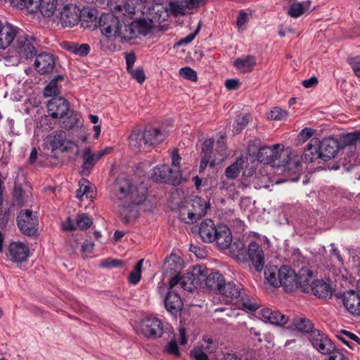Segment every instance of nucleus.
I'll return each instance as SVG.
<instances>
[{"instance_id":"nucleus-1","label":"nucleus","mask_w":360,"mask_h":360,"mask_svg":"<svg viewBox=\"0 0 360 360\" xmlns=\"http://www.w3.org/2000/svg\"><path fill=\"white\" fill-rule=\"evenodd\" d=\"M110 197L114 200L123 202L120 214L124 223L130 221L131 215L127 213L131 205H140L147 197V188L142 184L134 186L124 175L119 176L110 186Z\"/></svg>"},{"instance_id":"nucleus-53","label":"nucleus","mask_w":360,"mask_h":360,"mask_svg":"<svg viewBox=\"0 0 360 360\" xmlns=\"http://www.w3.org/2000/svg\"><path fill=\"white\" fill-rule=\"evenodd\" d=\"M203 342L204 343L201 345L200 348L204 350L207 354L214 353L217 349V345L212 338H203Z\"/></svg>"},{"instance_id":"nucleus-24","label":"nucleus","mask_w":360,"mask_h":360,"mask_svg":"<svg viewBox=\"0 0 360 360\" xmlns=\"http://www.w3.org/2000/svg\"><path fill=\"white\" fill-rule=\"evenodd\" d=\"M313 272L307 266H302L296 273L297 289L300 288L303 292H309L311 288Z\"/></svg>"},{"instance_id":"nucleus-4","label":"nucleus","mask_w":360,"mask_h":360,"mask_svg":"<svg viewBox=\"0 0 360 360\" xmlns=\"http://www.w3.org/2000/svg\"><path fill=\"white\" fill-rule=\"evenodd\" d=\"M37 42L34 37L25 34L22 30L20 31L15 46L20 60H27L37 56Z\"/></svg>"},{"instance_id":"nucleus-30","label":"nucleus","mask_w":360,"mask_h":360,"mask_svg":"<svg viewBox=\"0 0 360 360\" xmlns=\"http://www.w3.org/2000/svg\"><path fill=\"white\" fill-rule=\"evenodd\" d=\"M214 241L219 249H228L232 242V235L229 229L224 225H219Z\"/></svg>"},{"instance_id":"nucleus-11","label":"nucleus","mask_w":360,"mask_h":360,"mask_svg":"<svg viewBox=\"0 0 360 360\" xmlns=\"http://www.w3.org/2000/svg\"><path fill=\"white\" fill-rule=\"evenodd\" d=\"M338 141L340 150H347L351 156H355L357 154L356 146L360 144V131L356 130L340 134Z\"/></svg>"},{"instance_id":"nucleus-29","label":"nucleus","mask_w":360,"mask_h":360,"mask_svg":"<svg viewBox=\"0 0 360 360\" xmlns=\"http://www.w3.org/2000/svg\"><path fill=\"white\" fill-rule=\"evenodd\" d=\"M143 139L145 145L154 146L162 143L165 139V134L159 129L147 127L144 129Z\"/></svg>"},{"instance_id":"nucleus-60","label":"nucleus","mask_w":360,"mask_h":360,"mask_svg":"<svg viewBox=\"0 0 360 360\" xmlns=\"http://www.w3.org/2000/svg\"><path fill=\"white\" fill-rule=\"evenodd\" d=\"M206 202L200 197H195L192 200V209L193 210H200L203 213V216L206 214Z\"/></svg>"},{"instance_id":"nucleus-48","label":"nucleus","mask_w":360,"mask_h":360,"mask_svg":"<svg viewBox=\"0 0 360 360\" xmlns=\"http://www.w3.org/2000/svg\"><path fill=\"white\" fill-rule=\"evenodd\" d=\"M288 113L281 108H274L268 115V119L273 120H282L287 118Z\"/></svg>"},{"instance_id":"nucleus-63","label":"nucleus","mask_w":360,"mask_h":360,"mask_svg":"<svg viewBox=\"0 0 360 360\" xmlns=\"http://www.w3.org/2000/svg\"><path fill=\"white\" fill-rule=\"evenodd\" d=\"M349 64L351 65L355 75L360 77V57L357 56L349 59Z\"/></svg>"},{"instance_id":"nucleus-31","label":"nucleus","mask_w":360,"mask_h":360,"mask_svg":"<svg viewBox=\"0 0 360 360\" xmlns=\"http://www.w3.org/2000/svg\"><path fill=\"white\" fill-rule=\"evenodd\" d=\"M202 279L205 278V285L207 288L217 290L220 292L223 284H224V276L219 272H212L207 275L206 274H201Z\"/></svg>"},{"instance_id":"nucleus-33","label":"nucleus","mask_w":360,"mask_h":360,"mask_svg":"<svg viewBox=\"0 0 360 360\" xmlns=\"http://www.w3.org/2000/svg\"><path fill=\"white\" fill-rule=\"evenodd\" d=\"M256 65V58L252 56H242L233 61V66L240 72H251Z\"/></svg>"},{"instance_id":"nucleus-13","label":"nucleus","mask_w":360,"mask_h":360,"mask_svg":"<svg viewBox=\"0 0 360 360\" xmlns=\"http://www.w3.org/2000/svg\"><path fill=\"white\" fill-rule=\"evenodd\" d=\"M36 56L34 66L40 75L52 72L56 66V59L53 55L46 53L38 54Z\"/></svg>"},{"instance_id":"nucleus-32","label":"nucleus","mask_w":360,"mask_h":360,"mask_svg":"<svg viewBox=\"0 0 360 360\" xmlns=\"http://www.w3.org/2000/svg\"><path fill=\"white\" fill-rule=\"evenodd\" d=\"M114 37L120 38L122 41H129L135 39L134 30L132 27V22L127 24L122 20H120L117 27V32L115 34Z\"/></svg>"},{"instance_id":"nucleus-56","label":"nucleus","mask_w":360,"mask_h":360,"mask_svg":"<svg viewBox=\"0 0 360 360\" xmlns=\"http://www.w3.org/2000/svg\"><path fill=\"white\" fill-rule=\"evenodd\" d=\"M101 266L104 268L124 267V262L121 259L108 258L103 261Z\"/></svg>"},{"instance_id":"nucleus-49","label":"nucleus","mask_w":360,"mask_h":360,"mask_svg":"<svg viewBox=\"0 0 360 360\" xmlns=\"http://www.w3.org/2000/svg\"><path fill=\"white\" fill-rule=\"evenodd\" d=\"M24 191L20 184H15L13 192V198L18 205L22 206L25 205L23 198Z\"/></svg>"},{"instance_id":"nucleus-61","label":"nucleus","mask_w":360,"mask_h":360,"mask_svg":"<svg viewBox=\"0 0 360 360\" xmlns=\"http://www.w3.org/2000/svg\"><path fill=\"white\" fill-rule=\"evenodd\" d=\"M191 356L195 360H210L208 354L200 347H195L191 352Z\"/></svg>"},{"instance_id":"nucleus-35","label":"nucleus","mask_w":360,"mask_h":360,"mask_svg":"<svg viewBox=\"0 0 360 360\" xmlns=\"http://www.w3.org/2000/svg\"><path fill=\"white\" fill-rule=\"evenodd\" d=\"M110 9L115 15L119 16V19L123 21L126 18H131L132 15L135 14V7L130 5L129 3L124 4H116L110 6Z\"/></svg>"},{"instance_id":"nucleus-34","label":"nucleus","mask_w":360,"mask_h":360,"mask_svg":"<svg viewBox=\"0 0 360 360\" xmlns=\"http://www.w3.org/2000/svg\"><path fill=\"white\" fill-rule=\"evenodd\" d=\"M311 290L313 293L319 297L330 298L332 295L330 285L323 281L316 280L313 281Z\"/></svg>"},{"instance_id":"nucleus-12","label":"nucleus","mask_w":360,"mask_h":360,"mask_svg":"<svg viewBox=\"0 0 360 360\" xmlns=\"http://www.w3.org/2000/svg\"><path fill=\"white\" fill-rule=\"evenodd\" d=\"M318 145L322 160L324 162L335 158L337 153L340 150L338 139L334 137L329 136L324 138L321 141H318Z\"/></svg>"},{"instance_id":"nucleus-27","label":"nucleus","mask_w":360,"mask_h":360,"mask_svg":"<svg viewBox=\"0 0 360 360\" xmlns=\"http://www.w3.org/2000/svg\"><path fill=\"white\" fill-rule=\"evenodd\" d=\"M302 161L306 162H312L316 160H322L321 153H320L319 147L318 145V139H312L307 144L306 148L301 156Z\"/></svg>"},{"instance_id":"nucleus-50","label":"nucleus","mask_w":360,"mask_h":360,"mask_svg":"<svg viewBox=\"0 0 360 360\" xmlns=\"http://www.w3.org/2000/svg\"><path fill=\"white\" fill-rule=\"evenodd\" d=\"M304 10L302 3H294L290 6L288 13L292 18H298L304 13Z\"/></svg>"},{"instance_id":"nucleus-55","label":"nucleus","mask_w":360,"mask_h":360,"mask_svg":"<svg viewBox=\"0 0 360 360\" xmlns=\"http://www.w3.org/2000/svg\"><path fill=\"white\" fill-rule=\"evenodd\" d=\"M165 351L174 357H179L181 356V352L176 340H172L165 347Z\"/></svg>"},{"instance_id":"nucleus-26","label":"nucleus","mask_w":360,"mask_h":360,"mask_svg":"<svg viewBox=\"0 0 360 360\" xmlns=\"http://www.w3.org/2000/svg\"><path fill=\"white\" fill-rule=\"evenodd\" d=\"M183 268V261L180 257L172 254L166 258L162 269L164 274L172 276L173 274H179Z\"/></svg>"},{"instance_id":"nucleus-42","label":"nucleus","mask_w":360,"mask_h":360,"mask_svg":"<svg viewBox=\"0 0 360 360\" xmlns=\"http://www.w3.org/2000/svg\"><path fill=\"white\" fill-rule=\"evenodd\" d=\"M66 134L63 131H55L49 137L53 150L60 148L65 143Z\"/></svg>"},{"instance_id":"nucleus-25","label":"nucleus","mask_w":360,"mask_h":360,"mask_svg":"<svg viewBox=\"0 0 360 360\" xmlns=\"http://www.w3.org/2000/svg\"><path fill=\"white\" fill-rule=\"evenodd\" d=\"M183 302L179 295L173 290H169L165 298V306L168 312L176 315L183 307Z\"/></svg>"},{"instance_id":"nucleus-54","label":"nucleus","mask_w":360,"mask_h":360,"mask_svg":"<svg viewBox=\"0 0 360 360\" xmlns=\"http://www.w3.org/2000/svg\"><path fill=\"white\" fill-rule=\"evenodd\" d=\"M179 75L184 78L195 82L197 80L196 72L189 67L182 68L179 70Z\"/></svg>"},{"instance_id":"nucleus-23","label":"nucleus","mask_w":360,"mask_h":360,"mask_svg":"<svg viewBox=\"0 0 360 360\" xmlns=\"http://www.w3.org/2000/svg\"><path fill=\"white\" fill-rule=\"evenodd\" d=\"M281 158L278 162V167H283L288 170L297 168L302 160L301 156L292 153L291 150L283 149Z\"/></svg>"},{"instance_id":"nucleus-8","label":"nucleus","mask_w":360,"mask_h":360,"mask_svg":"<svg viewBox=\"0 0 360 360\" xmlns=\"http://www.w3.org/2000/svg\"><path fill=\"white\" fill-rule=\"evenodd\" d=\"M245 263L250 262L257 272H261L265 264L264 253L262 248L255 242H251L245 254Z\"/></svg>"},{"instance_id":"nucleus-62","label":"nucleus","mask_w":360,"mask_h":360,"mask_svg":"<svg viewBox=\"0 0 360 360\" xmlns=\"http://www.w3.org/2000/svg\"><path fill=\"white\" fill-rule=\"evenodd\" d=\"M214 146V141L212 139H207L202 144V153L205 155L211 156Z\"/></svg>"},{"instance_id":"nucleus-18","label":"nucleus","mask_w":360,"mask_h":360,"mask_svg":"<svg viewBox=\"0 0 360 360\" xmlns=\"http://www.w3.org/2000/svg\"><path fill=\"white\" fill-rule=\"evenodd\" d=\"M150 20L153 23H161L167 20L169 13L176 15L170 9L169 4L167 6L162 4L155 3L148 8Z\"/></svg>"},{"instance_id":"nucleus-6","label":"nucleus","mask_w":360,"mask_h":360,"mask_svg":"<svg viewBox=\"0 0 360 360\" xmlns=\"http://www.w3.org/2000/svg\"><path fill=\"white\" fill-rule=\"evenodd\" d=\"M283 149V146L279 143L274 144L272 146H262L258 150L257 160L264 164L278 167L277 165L281 159Z\"/></svg>"},{"instance_id":"nucleus-5","label":"nucleus","mask_w":360,"mask_h":360,"mask_svg":"<svg viewBox=\"0 0 360 360\" xmlns=\"http://www.w3.org/2000/svg\"><path fill=\"white\" fill-rule=\"evenodd\" d=\"M150 177L156 182L176 185L180 183L181 174L179 170L172 169L169 165H162L156 166L151 170Z\"/></svg>"},{"instance_id":"nucleus-2","label":"nucleus","mask_w":360,"mask_h":360,"mask_svg":"<svg viewBox=\"0 0 360 360\" xmlns=\"http://www.w3.org/2000/svg\"><path fill=\"white\" fill-rule=\"evenodd\" d=\"M49 116L60 120L61 127L72 129L77 124V117L70 110L68 101L63 97H53L47 103Z\"/></svg>"},{"instance_id":"nucleus-15","label":"nucleus","mask_w":360,"mask_h":360,"mask_svg":"<svg viewBox=\"0 0 360 360\" xmlns=\"http://www.w3.org/2000/svg\"><path fill=\"white\" fill-rule=\"evenodd\" d=\"M278 276L281 285L283 286L286 291H293L297 289L296 273L288 266H282L278 270Z\"/></svg>"},{"instance_id":"nucleus-14","label":"nucleus","mask_w":360,"mask_h":360,"mask_svg":"<svg viewBox=\"0 0 360 360\" xmlns=\"http://www.w3.org/2000/svg\"><path fill=\"white\" fill-rule=\"evenodd\" d=\"M30 11L35 13L39 11L44 17H51L54 13L58 0H28Z\"/></svg>"},{"instance_id":"nucleus-36","label":"nucleus","mask_w":360,"mask_h":360,"mask_svg":"<svg viewBox=\"0 0 360 360\" xmlns=\"http://www.w3.org/2000/svg\"><path fill=\"white\" fill-rule=\"evenodd\" d=\"M242 289L240 284L234 282H224L219 292L226 297L237 299L240 297Z\"/></svg>"},{"instance_id":"nucleus-45","label":"nucleus","mask_w":360,"mask_h":360,"mask_svg":"<svg viewBox=\"0 0 360 360\" xmlns=\"http://www.w3.org/2000/svg\"><path fill=\"white\" fill-rule=\"evenodd\" d=\"M78 229L81 230L87 229L93 224L92 219L86 214H78L75 219Z\"/></svg>"},{"instance_id":"nucleus-28","label":"nucleus","mask_w":360,"mask_h":360,"mask_svg":"<svg viewBox=\"0 0 360 360\" xmlns=\"http://www.w3.org/2000/svg\"><path fill=\"white\" fill-rule=\"evenodd\" d=\"M260 315L264 321L274 325H283L288 321V317L277 311L265 308L260 311Z\"/></svg>"},{"instance_id":"nucleus-37","label":"nucleus","mask_w":360,"mask_h":360,"mask_svg":"<svg viewBox=\"0 0 360 360\" xmlns=\"http://www.w3.org/2000/svg\"><path fill=\"white\" fill-rule=\"evenodd\" d=\"M230 252L238 262L245 263V254L247 251L245 244L240 240H236L233 243L231 242L230 246L228 247Z\"/></svg>"},{"instance_id":"nucleus-9","label":"nucleus","mask_w":360,"mask_h":360,"mask_svg":"<svg viewBox=\"0 0 360 360\" xmlns=\"http://www.w3.org/2000/svg\"><path fill=\"white\" fill-rule=\"evenodd\" d=\"M309 340L313 347L322 354H332L336 349L333 341L319 330L311 332Z\"/></svg>"},{"instance_id":"nucleus-57","label":"nucleus","mask_w":360,"mask_h":360,"mask_svg":"<svg viewBox=\"0 0 360 360\" xmlns=\"http://www.w3.org/2000/svg\"><path fill=\"white\" fill-rule=\"evenodd\" d=\"M314 133V130L311 128L306 127L303 129L297 135L298 143H303L307 141L312 136Z\"/></svg>"},{"instance_id":"nucleus-64","label":"nucleus","mask_w":360,"mask_h":360,"mask_svg":"<svg viewBox=\"0 0 360 360\" xmlns=\"http://www.w3.org/2000/svg\"><path fill=\"white\" fill-rule=\"evenodd\" d=\"M11 1V4L19 8V9H23L26 8L29 11L30 10L29 1L28 0H9Z\"/></svg>"},{"instance_id":"nucleus-17","label":"nucleus","mask_w":360,"mask_h":360,"mask_svg":"<svg viewBox=\"0 0 360 360\" xmlns=\"http://www.w3.org/2000/svg\"><path fill=\"white\" fill-rule=\"evenodd\" d=\"M338 297L342 298L344 306L352 314H360V295L358 292L349 290L338 295Z\"/></svg>"},{"instance_id":"nucleus-58","label":"nucleus","mask_w":360,"mask_h":360,"mask_svg":"<svg viewBox=\"0 0 360 360\" xmlns=\"http://www.w3.org/2000/svg\"><path fill=\"white\" fill-rule=\"evenodd\" d=\"M249 122V116L245 115L242 117H238L236 121V124L233 126L235 133H240V131L244 129Z\"/></svg>"},{"instance_id":"nucleus-52","label":"nucleus","mask_w":360,"mask_h":360,"mask_svg":"<svg viewBox=\"0 0 360 360\" xmlns=\"http://www.w3.org/2000/svg\"><path fill=\"white\" fill-rule=\"evenodd\" d=\"M59 94L56 79H52L44 89L45 97L55 96Z\"/></svg>"},{"instance_id":"nucleus-59","label":"nucleus","mask_w":360,"mask_h":360,"mask_svg":"<svg viewBox=\"0 0 360 360\" xmlns=\"http://www.w3.org/2000/svg\"><path fill=\"white\" fill-rule=\"evenodd\" d=\"M128 72L139 83L142 84L145 81V73L142 68H138L136 69L132 68L130 70H129Z\"/></svg>"},{"instance_id":"nucleus-39","label":"nucleus","mask_w":360,"mask_h":360,"mask_svg":"<svg viewBox=\"0 0 360 360\" xmlns=\"http://www.w3.org/2000/svg\"><path fill=\"white\" fill-rule=\"evenodd\" d=\"M292 325L302 333H311L314 330V324L308 319L305 317H295L292 319Z\"/></svg>"},{"instance_id":"nucleus-16","label":"nucleus","mask_w":360,"mask_h":360,"mask_svg":"<svg viewBox=\"0 0 360 360\" xmlns=\"http://www.w3.org/2000/svg\"><path fill=\"white\" fill-rule=\"evenodd\" d=\"M207 0H176L169 2L171 11L176 15H185L188 11L205 4Z\"/></svg>"},{"instance_id":"nucleus-51","label":"nucleus","mask_w":360,"mask_h":360,"mask_svg":"<svg viewBox=\"0 0 360 360\" xmlns=\"http://www.w3.org/2000/svg\"><path fill=\"white\" fill-rule=\"evenodd\" d=\"M264 274L267 281L271 285L276 288L281 286V281H279L278 270L276 269H275L274 271H271L270 270L265 271Z\"/></svg>"},{"instance_id":"nucleus-46","label":"nucleus","mask_w":360,"mask_h":360,"mask_svg":"<svg viewBox=\"0 0 360 360\" xmlns=\"http://www.w3.org/2000/svg\"><path fill=\"white\" fill-rule=\"evenodd\" d=\"M143 262V259L139 260L135 265L134 270L129 276V281L133 285L137 284L141 277V268Z\"/></svg>"},{"instance_id":"nucleus-19","label":"nucleus","mask_w":360,"mask_h":360,"mask_svg":"<svg viewBox=\"0 0 360 360\" xmlns=\"http://www.w3.org/2000/svg\"><path fill=\"white\" fill-rule=\"evenodd\" d=\"M201 276L202 271L200 267L195 268L193 273H188L181 277V287L188 292H193L201 285L202 277H198V275Z\"/></svg>"},{"instance_id":"nucleus-40","label":"nucleus","mask_w":360,"mask_h":360,"mask_svg":"<svg viewBox=\"0 0 360 360\" xmlns=\"http://www.w3.org/2000/svg\"><path fill=\"white\" fill-rule=\"evenodd\" d=\"M143 136L144 131L134 129L129 137V146L135 150H141L143 146H146Z\"/></svg>"},{"instance_id":"nucleus-43","label":"nucleus","mask_w":360,"mask_h":360,"mask_svg":"<svg viewBox=\"0 0 360 360\" xmlns=\"http://www.w3.org/2000/svg\"><path fill=\"white\" fill-rule=\"evenodd\" d=\"M84 196L87 198H93V190L90 186V183L86 179H82V183L79 182V188L76 191V197L82 199Z\"/></svg>"},{"instance_id":"nucleus-22","label":"nucleus","mask_w":360,"mask_h":360,"mask_svg":"<svg viewBox=\"0 0 360 360\" xmlns=\"http://www.w3.org/2000/svg\"><path fill=\"white\" fill-rule=\"evenodd\" d=\"M218 226H216L211 219H205L201 222L199 227V235L205 243H212L216 239Z\"/></svg>"},{"instance_id":"nucleus-44","label":"nucleus","mask_w":360,"mask_h":360,"mask_svg":"<svg viewBox=\"0 0 360 360\" xmlns=\"http://www.w3.org/2000/svg\"><path fill=\"white\" fill-rule=\"evenodd\" d=\"M202 217L203 213L198 210H189L186 214L184 213L183 212H181V219L187 224L196 222Z\"/></svg>"},{"instance_id":"nucleus-41","label":"nucleus","mask_w":360,"mask_h":360,"mask_svg":"<svg viewBox=\"0 0 360 360\" xmlns=\"http://www.w3.org/2000/svg\"><path fill=\"white\" fill-rule=\"evenodd\" d=\"M244 160L243 158H238L233 163L229 166L225 170V175L229 179H235L239 175L243 169Z\"/></svg>"},{"instance_id":"nucleus-20","label":"nucleus","mask_w":360,"mask_h":360,"mask_svg":"<svg viewBox=\"0 0 360 360\" xmlns=\"http://www.w3.org/2000/svg\"><path fill=\"white\" fill-rule=\"evenodd\" d=\"M79 9L73 5H67L60 12V21L63 27H73L77 25L80 17Z\"/></svg>"},{"instance_id":"nucleus-10","label":"nucleus","mask_w":360,"mask_h":360,"mask_svg":"<svg viewBox=\"0 0 360 360\" xmlns=\"http://www.w3.org/2000/svg\"><path fill=\"white\" fill-rule=\"evenodd\" d=\"M120 19L114 13H103L98 20V26L103 35L110 38L114 37L117 32V27Z\"/></svg>"},{"instance_id":"nucleus-47","label":"nucleus","mask_w":360,"mask_h":360,"mask_svg":"<svg viewBox=\"0 0 360 360\" xmlns=\"http://www.w3.org/2000/svg\"><path fill=\"white\" fill-rule=\"evenodd\" d=\"M84 165L83 168L84 169H89L92 168L96 162L95 160V155H93L91 150L89 148H86L83 154Z\"/></svg>"},{"instance_id":"nucleus-21","label":"nucleus","mask_w":360,"mask_h":360,"mask_svg":"<svg viewBox=\"0 0 360 360\" xmlns=\"http://www.w3.org/2000/svg\"><path fill=\"white\" fill-rule=\"evenodd\" d=\"M9 256L14 262H22L30 254L29 248L21 242H12L8 246Z\"/></svg>"},{"instance_id":"nucleus-38","label":"nucleus","mask_w":360,"mask_h":360,"mask_svg":"<svg viewBox=\"0 0 360 360\" xmlns=\"http://www.w3.org/2000/svg\"><path fill=\"white\" fill-rule=\"evenodd\" d=\"M154 24L153 22L149 19V20H147L146 19H139L138 20H135L132 22V27L134 30V34L136 38L139 35H147L152 27H153Z\"/></svg>"},{"instance_id":"nucleus-7","label":"nucleus","mask_w":360,"mask_h":360,"mask_svg":"<svg viewBox=\"0 0 360 360\" xmlns=\"http://www.w3.org/2000/svg\"><path fill=\"white\" fill-rule=\"evenodd\" d=\"M163 323L158 318L147 317L141 320L140 330L148 339L160 338L164 332Z\"/></svg>"},{"instance_id":"nucleus-3","label":"nucleus","mask_w":360,"mask_h":360,"mask_svg":"<svg viewBox=\"0 0 360 360\" xmlns=\"http://www.w3.org/2000/svg\"><path fill=\"white\" fill-rule=\"evenodd\" d=\"M20 231L27 236H34L38 231V217L30 210H21L17 217Z\"/></svg>"}]
</instances>
